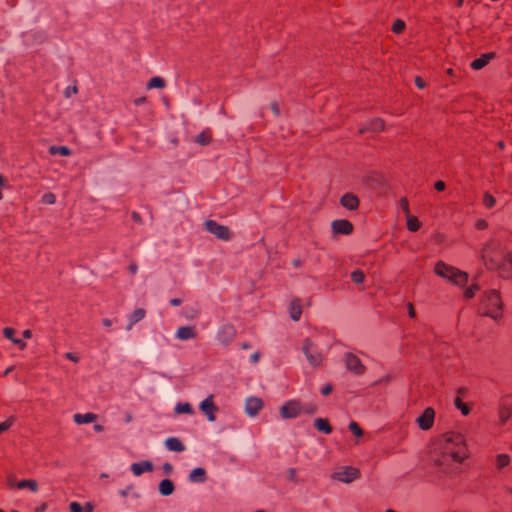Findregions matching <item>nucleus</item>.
I'll return each mask as SVG.
<instances>
[{
  "instance_id": "1a4fd4ad",
  "label": "nucleus",
  "mask_w": 512,
  "mask_h": 512,
  "mask_svg": "<svg viewBox=\"0 0 512 512\" xmlns=\"http://www.w3.org/2000/svg\"><path fill=\"white\" fill-rule=\"evenodd\" d=\"M302 350L312 366L318 367L322 364L324 356L314 349L313 342L310 339L303 342Z\"/></svg>"
},
{
  "instance_id": "f8f14e48",
  "label": "nucleus",
  "mask_w": 512,
  "mask_h": 512,
  "mask_svg": "<svg viewBox=\"0 0 512 512\" xmlns=\"http://www.w3.org/2000/svg\"><path fill=\"white\" fill-rule=\"evenodd\" d=\"M345 364L346 368L356 375H362L366 370V367L364 366L360 358L352 353L346 354Z\"/></svg>"
},
{
  "instance_id": "cd10ccee",
  "label": "nucleus",
  "mask_w": 512,
  "mask_h": 512,
  "mask_svg": "<svg viewBox=\"0 0 512 512\" xmlns=\"http://www.w3.org/2000/svg\"><path fill=\"white\" fill-rule=\"evenodd\" d=\"M498 417L501 424L506 423L512 417V407L507 404H502L498 412Z\"/></svg>"
},
{
  "instance_id": "e2e57ef3",
  "label": "nucleus",
  "mask_w": 512,
  "mask_h": 512,
  "mask_svg": "<svg viewBox=\"0 0 512 512\" xmlns=\"http://www.w3.org/2000/svg\"><path fill=\"white\" fill-rule=\"evenodd\" d=\"M145 101H146V97H140L135 100V104L140 105V104L144 103Z\"/></svg>"
},
{
  "instance_id": "3c124183",
  "label": "nucleus",
  "mask_w": 512,
  "mask_h": 512,
  "mask_svg": "<svg viewBox=\"0 0 512 512\" xmlns=\"http://www.w3.org/2000/svg\"><path fill=\"white\" fill-rule=\"evenodd\" d=\"M415 85H416L418 88L423 89V88H425V87H426V82H425V80H424L422 77L417 76V77L415 78Z\"/></svg>"
},
{
  "instance_id": "ddd939ff",
  "label": "nucleus",
  "mask_w": 512,
  "mask_h": 512,
  "mask_svg": "<svg viewBox=\"0 0 512 512\" xmlns=\"http://www.w3.org/2000/svg\"><path fill=\"white\" fill-rule=\"evenodd\" d=\"M194 132L188 136L192 143L198 146H206L212 142L211 130H194Z\"/></svg>"
},
{
  "instance_id": "e433bc0d",
  "label": "nucleus",
  "mask_w": 512,
  "mask_h": 512,
  "mask_svg": "<svg viewBox=\"0 0 512 512\" xmlns=\"http://www.w3.org/2000/svg\"><path fill=\"white\" fill-rule=\"evenodd\" d=\"M175 413L177 414H192L193 409L189 403H178L175 406Z\"/></svg>"
},
{
  "instance_id": "c756f323",
  "label": "nucleus",
  "mask_w": 512,
  "mask_h": 512,
  "mask_svg": "<svg viewBox=\"0 0 512 512\" xmlns=\"http://www.w3.org/2000/svg\"><path fill=\"white\" fill-rule=\"evenodd\" d=\"M314 426L316 427L317 430H319L325 434H330L332 432V427H331L329 421L325 418L315 419Z\"/></svg>"
},
{
  "instance_id": "774afa93",
  "label": "nucleus",
  "mask_w": 512,
  "mask_h": 512,
  "mask_svg": "<svg viewBox=\"0 0 512 512\" xmlns=\"http://www.w3.org/2000/svg\"><path fill=\"white\" fill-rule=\"evenodd\" d=\"M13 370V367H8L5 372H4V375H8L11 371Z\"/></svg>"
},
{
  "instance_id": "39448f33",
  "label": "nucleus",
  "mask_w": 512,
  "mask_h": 512,
  "mask_svg": "<svg viewBox=\"0 0 512 512\" xmlns=\"http://www.w3.org/2000/svg\"><path fill=\"white\" fill-rule=\"evenodd\" d=\"M434 272L441 278L453 283L454 285L463 287L468 282V274L442 261L435 264Z\"/></svg>"
},
{
  "instance_id": "f704fd0d",
  "label": "nucleus",
  "mask_w": 512,
  "mask_h": 512,
  "mask_svg": "<svg viewBox=\"0 0 512 512\" xmlns=\"http://www.w3.org/2000/svg\"><path fill=\"white\" fill-rule=\"evenodd\" d=\"M482 204L487 209H492L496 205V198L489 192H485L482 198Z\"/></svg>"
},
{
  "instance_id": "b1692460",
  "label": "nucleus",
  "mask_w": 512,
  "mask_h": 512,
  "mask_svg": "<svg viewBox=\"0 0 512 512\" xmlns=\"http://www.w3.org/2000/svg\"><path fill=\"white\" fill-rule=\"evenodd\" d=\"M165 446L170 451L182 452L185 450L183 443L176 437L166 439Z\"/></svg>"
},
{
  "instance_id": "79ce46f5",
  "label": "nucleus",
  "mask_w": 512,
  "mask_h": 512,
  "mask_svg": "<svg viewBox=\"0 0 512 512\" xmlns=\"http://www.w3.org/2000/svg\"><path fill=\"white\" fill-rule=\"evenodd\" d=\"M399 206L401 208V210L403 211V213L405 214V216H408L410 215V207H409V202H408V199L406 197H402L400 200H399Z\"/></svg>"
},
{
  "instance_id": "c03bdc74",
  "label": "nucleus",
  "mask_w": 512,
  "mask_h": 512,
  "mask_svg": "<svg viewBox=\"0 0 512 512\" xmlns=\"http://www.w3.org/2000/svg\"><path fill=\"white\" fill-rule=\"evenodd\" d=\"M317 411V406L315 404L309 403V404H303V411L302 414H308L312 415L315 414Z\"/></svg>"
},
{
  "instance_id": "052dcab7",
  "label": "nucleus",
  "mask_w": 512,
  "mask_h": 512,
  "mask_svg": "<svg viewBox=\"0 0 512 512\" xmlns=\"http://www.w3.org/2000/svg\"><path fill=\"white\" fill-rule=\"evenodd\" d=\"M408 313H409L410 317H414L415 316V310H414V307H413L412 304H409Z\"/></svg>"
},
{
  "instance_id": "bb28decb",
  "label": "nucleus",
  "mask_w": 512,
  "mask_h": 512,
  "mask_svg": "<svg viewBox=\"0 0 512 512\" xmlns=\"http://www.w3.org/2000/svg\"><path fill=\"white\" fill-rule=\"evenodd\" d=\"M70 512H93L94 506L91 502H87L84 506L79 502H71L69 505Z\"/></svg>"
},
{
  "instance_id": "4d7b16f0",
  "label": "nucleus",
  "mask_w": 512,
  "mask_h": 512,
  "mask_svg": "<svg viewBox=\"0 0 512 512\" xmlns=\"http://www.w3.org/2000/svg\"><path fill=\"white\" fill-rule=\"evenodd\" d=\"M102 324L105 326V327H111L113 325V320L109 319V318H104L102 320Z\"/></svg>"
},
{
  "instance_id": "473e14b6",
  "label": "nucleus",
  "mask_w": 512,
  "mask_h": 512,
  "mask_svg": "<svg viewBox=\"0 0 512 512\" xmlns=\"http://www.w3.org/2000/svg\"><path fill=\"white\" fill-rule=\"evenodd\" d=\"M406 226L409 231L416 232L419 230L421 224L416 216L410 214L406 216Z\"/></svg>"
},
{
  "instance_id": "412c9836",
  "label": "nucleus",
  "mask_w": 512,
  "mask_h": 512,
  "mask_svg": "<svg viewBox=\"0 0 512 512\" xmlns=\"http://www.w3.org/2000/svg\"><path fill=\"white\" fill-rule=\"evenodd\" d=\"M3 335L7 339H9L12 343L17 345L19 347V349L24 350L26 348V343L23 340L15 337V329H13L11 327L4 328Z\"/></svg>"
},
{
  "instance_id": "bf43d9fd",
  "label": "nucleus",
  "mask_w": 512,
  "mask_h": 512,
  "mask_svg": "<svg viewBox=\"0 0 512 512\" xmlns=\"http://www.w3.org/2000/svg\"><path fill=\"white\" fill-rule=\"evenodd\" d=\"M170 304L173 306H179L181 304V300L178 298H173L170 300Z\"/></svg>"
},
{
  "instance_id": "69168bd1",
  "label": "nucleus",
  "mask_w": 512,
  "mask_h": 512,
  "mask_svg": "<svg viewBox=\"0 0 512 512\" xmlns=\"http://www.w3.org/2000/svg\"><path fill=\"white\" fill-rule=\"evenodd\" d=\"M45 509H46V505H45V504H43L41 507L36 508V509L34 510V512H44V511H45Z\"/></svg>"
},
{
  "instance_id": "0e129e2a",
  "label": "nucleus",
  "mask_w": 512,
  "mask_h": 512,
  "mask_svg": "<svg viewBox=\"0 0 512 512\" xmlns=\"http://www.w3.org/2000/svg\"><path fill=\"white\" fill-rule=\"evenodd\" d=\"M103 429H104V428H103V426H102V425L97 424V425H95V426H94V430H95L96 432H102V431H103Z\"/></svg>"
},
{
  "instance_id": "6e6552de",
  "label": "nucleus",
  "mask_w": 512,
  "mask_h": 512,
  "mask_svg": "<svg viewBox=\"0 0 512 512\" xmlns=\"http://www.w3.org/2000/svg\"><path fill=\"white\" fill-rule=\"evenodd\" d=\"M205 229L213 234L216 238L229 241L232 238V233L227 226L221 225L214 220H207L204 223Z\"/></svg>"
},
{
  "instance_id": "7c9ffc66",
  "label": "nucleus",
  "mask_w": 512,
  "mask_h": 512,
  "mask_svg": "<svg viewBox=\"0 0 512 512\" xmlns=\"http://www.w3.org/2000/svg\"><path fill=\"white\" fill-rule=\"evenodd\" d=\"M145 315H146V312L144 309H142V308L135 309L129 318V325H128L127 329L130 330L132 328V326L134 324H136L137 322H139L140 320H142L145 317Z\"/></svg>"
},
{
  "instance_id": "423d86ee",
  "label": "nucleus",
  "mask_w": 512,
  "mask_h": 512,
  "mask_svg": "<svg viewBox=\"0 0 512 512\" xmlns=\"http://www.w3.org/2000/svg\"><path fill=\"white\" fill-rule=\"evenodd\" d=\"M361 477L360 469L355 466L341 465L334 468L330 478L344 484H351Z\"/></svg>"
},
{
  "instance_id": "c85d7f7f",
  "label": "nucleus",
  "mask_w": 512,
  "mask_h": 512,
  "mask_svg": "<svg viewBox=\"0 0 512 512\" xmlns=\"http://www.w3.org/2000/svg\"><path fill=\"white\" fill-rule=\"evenodd\" d=\"M174 484L169 479H164L159 484V492L163 496H169L174 492Z\"/></svg>"
},
{
  "instance_id": "ea45409f",
  "label": "nucleus",
  "mask_w": 512,
  "mask_h": 512,
  "mask_svg": "<svg viewBox=\"0 0 512 512\" xmlns=\"http://www.w3.org/2000/svg\"><path fill=\"white\" fill-rule=\"evenodd\" d=\"M455 406L461 411V413L466 416L470 413V407L461 401L460 398L455 399Z\"/></svg>"
},
{
  "instance_id": "a18cd8bd",
  "label": "nucleus",
  "mask_w": 512,
  "mask_h": 512,
  "mask_svg": "<svg viewBox=\"0 0 512 512\" xmlns=\"http://www.w3.org/2000/svg\"><path fill=\"white\" fill-rule=\"evenodd\" d=\"M14 423V418L10 417L4 422L0 423V434L7 431Z\"/></svg>"
},
{
  "instance_id": "13d9d810",
  "label": "nucleus",
  "mask_w": 512,
  "mask_h": 512,
  "mask_svg": "<svg viewBox=\"0 0 512 512\" xmlns=\"http://www.w3.org/2000/svg\"><path fill=\"white\" fill-rule=\"evenodd\" d=\"M22 335L25 339H30L32 337V331L30 329H26L22 332Z\"/></svg>"
},
{
  "instance_id": "7ed1b4c3",
  "label": "nucleus",
  "mask_w": 512,
  "mask_h": 512,
  "mask_svg": "<svg viewBox=\"0 0 512 512\" xmlns=\"http://www.w3.org/2000/svg\"><path fill=\"white\" fill-rule=\"evenodd\" d=\"M478 311L495 321L500 320L503 316V301L500 292L492 288L484 290L479 299Z\"/></svg>"
},
{
  "instance_id": "2f4dec72",
  "label": "nucleus",
  "mask_w": 512,
  "mask_h": 512,
  "mask_svg": "<svg viewBox=\"0 0 512 512\" xmlns=\"http://www.w3.org/2000/svg\"><path fill=\"white\" fill-rule=\"evenodd\" d=\"M16 487L18 489H29L32 492L38 491V483L36 480L28 479V480H21L16 483Z\"/></svg>"
},
{
  "instance_id": "09e8293b",
  "label": "nucleus",
  "mask_w": 512,
  "mask_h": 512,
  "mask_svg": "<svg viewBox=\"0 0 512 512\" xmlns=\"http://www.w3.org/2000/svg\"><path fill=\"white\" fill-rule=\"evenodd\" d=\"M332 391H333V386H332V384H330V383L325 384V385L321 388V394H322L323 396H328Z\"/></svg>"
},
{
  "instance_id": "20e7f679",
  "label": "nucleus",
  "mask_w": 512,
  "mask_h": 512,
  "mask_svg": "<svg viewBox=\"0 0 512 512\" xmlns=\"http://www.w3.org/2000/svg\"><path fill=\"white\" fill-rule=\"evenodd\" d=\"M434 272L441 278L453 283L454 285L463 287L468 282V274L442 261L435 264Z\"/></svg>"
},
{
  "instance_id": "dca6fc26",
  "label": "nucleus",
  "mask_w": 512,
  "mask_h": 512,
  "mask_svg": "<svg viewBox=\"0 0 512 512\" xmlns=\"http://www.w3.org/2000/svg\"><path fill=\"white\" fill-rule=\"evenodd\" d=\"M130 469L134 476L139 477L144 473L152 472L154 469V465L152 462L145 460L133 463L130 466Z\"/></svg>"
},
{
  "instance_id": "6e6d98bb",
  "label": "nucleus",
  "mask_w": 512,
  "mask_h": 512,
  "mask_svg": "<svg viewBox=\"0 0 512 512\" xmlns=\"http://www.w3.org/2000/svg\"><path fill=\"white\" fill-rule=\"evenodd\" d=\"M163 470H164V472H165L166 474H170V473L172 472V470H173V467H172V465H171V464H169V463H165V464L163 465Z\"/></svg>"
},
{
  "instance_id": "8fccbe9b",
  "label": "nucleus",
  "mask_w": 512,
  "mask_h": 512,
  "mask_svg": "<svg viewBox=\"0 0 512 512\" xmlns=\"http://www.w3.org/2000/svg\"><path fill=\"white\" fill-rule=\"evenodd\" d=\"M371 125H372V128H383L385 123L382 119L376 118L372 121Z\"/></svg>"
},
{
  "instance_id": "338daca9",
  "label": "nucleus",
  "mask_w": 512,
  "mask_h": 512,
  "mask_svg": "<svg viewBox=\"0 0 512 512\" xmlns=\"http://www.w3.org/2000/svg\"><path fill=\"white\" fill-rule=\"evenodd\" d=\"M446 73L450 76L454 75V70L452 68L447 69Z\"/></svg>"
},
{
  "instance_id": "a878e982",
  "label": "nucleus",
  "mask_w": 512,
  "mask_h": 512,
  "mask_svg": "<svg viewBox=\"0 0 512 512\" xmlns=\"http://www.w3.org/2000/svg\"><path fill=\"white\" fill-rule=\"evenodd\" d=\"M495 467L498 470H501L511 463V457L506 453H500L495 456Z\"/></svg>"
},
{
  "instance_id": "aec40b11",
  "label": "nucleus",
  "mask_w": 512,
  "mask_h": 512,
  "mask_svg": "<svg viewBox=\"0 0 512 512\" xmlns=\"http://www.w3.org/2000/svg\"><path fill=\"white\" fill-rule=\"evenodd\" d=\"M494 56V53L483 54L481 57L473 60L470 66L474 70H480L483 67H485L489 63V61L494 58Z\"/></svg>"
},
{
  "instance_id": "72a5a7b5",
  "label": "nucleus",
  "mask_w": 512,
  "mask_h": 512,
  "mask_svg": "<svg viewBox=\"0 0 512 512\" xmlns=\"http://www.w3.org/2000/svg\"><path fill=\"white\" fill-rule=\"evenodd\" d=\"M166 85L165 80L161 77H152L147 83V89L159 88L162 89Z\"/></svg>"
},
{
  "instance_id": "603ef678",
  "label": "nucleus",
  "mask_w": 512,
  "mask_h": 512,
  "mask_svg": "<svg viewBox=\"0 0 512 512\" xmlns=\"http://www.w3.org/2000/svg\"><path fill=\"white\" fill-rule=\"evenodd\" d=\"M65 357H66L68 360H70V361H72V362H74V363L79 362V357H78L76 354H74V353L67 352V353L65 354Z\"/></svg>"
},
{
  "instance_id": "58836bf2",
  "label": "nucleus",
  "mask_w": 512,
  "mask_h": 512,
  "mask_svg": "<svg viewBox=\"0 0 512 512\" xmlns=\"http://www.w3.org/2000/svg\"><path fill=\"white\" fill-rule=\"evenodd\" d=\"M351 279L356 284L363 283L365 280V274L362 270H355L351 273Z\"/></svg>"
},
{
  "instance_id": "5fc2aeb1",
  "label": "nucleus",
  "mask_w": 512,
  "mask_h": 512,
  "mask_svg": "<svg viewBox=\"0 0 512 512\" xmlns=\"http://www.w3.org/2000/svg\"><path fill=\"white\" fill-rule=\"evenodd\" d=\"M260 359V353L259 352H255L253 353L251 356H250V361L252 363H257Z\"/></svg>"
},
{
  "instance_id": "864d4df0",
  "label": "nucleus",
  "mask_w": 512,
  "mask_h": 512,
  "mask_svg": "<svg viewBox=\"0 0 512 512\" xmlns=\"http://www.w3.org/2000/svg\"><path fill=\"white\" fill-rule=\"evenodd\" d=\"M434 187L437 191H443L446 188V184L445 182L439 180L435 182Z\"/></svg>"
},
{
  "instance_id": "2eb2a0df",
  "label": "nucleus",
  "mask_w": 512,
  "mask_h": 512,
  "mask_svg": "<svg viewBox=\"0 0 512 512\" xmlns=\"http://www.w3.org/2000/svg\"><path fill=\"white\" fill-rule=\"evenodd\" d=\"M331 226L334 234L349 235L353 232L352 223L345 219L334 220Z\"/></svg>"
},
{
  "instance_id": "f257e3e1",
  "label": "nucleus",
  "mask_w": 512,
  "mask_h": 512,
  "mask_svg": "<svg viewBox=\"0 0 512 512\" xmlns=\"http://www.w3.org/2000/svg\"><path fill=\"white\" fill-rule=\"evenodd\" d=\"M471 455L466 435L456 430H448L432 437L425 451L428 466L444 477L459 474Z\"/></svg>"
},
{
  "instance_id": "c9c22d12",
  "label": "nucleus",
  "mask_w": 512,
  "mask_h": 512,
  "mask_svg": "<svg viewBox=\"0 0 512 512\" xmlns=\"http://www.w3.org/2000/svg\"><path fill=\"white\" fill-rule=\"evenodd\" d=\"M49 152L52 155L69 156L71 151L66 146H51Z\"/></svg>"
},
{
  "instance_id": "4c0bfd02",
  "label": "nucleus",
  "mask_w": 512,
  "mask_h": 512,
  "mask_svg": "<svg viewBox=\"0 0 512 512\" xmlns=\"http://www.w3.org/2000/svg\"><path fill=\"white\" fill-rule=\"evenodd\" d=\"M406 24L403 20L397 19L392 24V31L395 34H401L405 30Z\"/></svg>"
},
{
  "instance_id": "49530a36",
  "label": "nucleus",
  "mask_w": 512,
  "mask_h": 512,
  "mask_svg": "<svg viewBox=\"0 0 512 512\" xmlns=\"http://www.w3.org/2000/svg\"><path fill=\"white\" fill-rule=\"evenodd\" d=\"M56 201V196L53 193H46L42 196V202L45 204L52 205Z\"/></svg>"
},
{
  "instance_id": "f3484780",
  "label": "nucleus",
  "mask_w": 512,
  "mask_h": 512,
  "mask_svg": "<svg viewBox=\"0 0 512 512\" xmlns=\"http://www.w3.org/2000/svg\"><path fill=\"white\" fill-rule=\"evenodd\" d=\"M340 204L350 210V211H354V210H357L358 207H359V199L356 195L352 194V193H345L341 198H340Z\"/></svg>"
},
{
  "instance_id": "393cba45",
  "label": "nucleus",
  "mask_w": 512,
  "mask_h": 512,
  "mask_svg": "<svg viewBox=\"0 0 512 512\" xmlns=\"http://www.w3.org/2000/svg\"><path fill=\"white\" fill-rule=\"evenodd\" d=\"M189 480L193 483H203L206 480V471L203 468H195L189 474Z\"/></svg>"
},
{
  "instance_id": "5701e85b",
  "label": "nucleus",
  "mask_w": 512,
  "mask_h": 512,
  "mask_svg": "<svg viewBox=\"0 0 512 512\" xmlns=\"http://www.w3.org/2000/svg\"><path fill=\"white\" fill-rule=\"evenodd\" d=\"M290 317L294 321H298L302 315V304L299 299H294L290 303L289 307Z\"/></svg>"
},
{
  "instance_id": "a19ab883",
  "label": "nucleus",
  "mask_w": 512,
  "mask_h": 512,
  "mask_svg": "<svg viewBox=\"0 0 512 512\" xmlns=\"http://www.w3.org/2000/svg\"><path fill=\"white\" fill-rule=\"evenodd\" d=\"M479 290V287L477 284H472L471 286L467 287L465 290H464V297L466 299H471L473 298L477 291Z\"/></svg>"
},
{
  "instance_id": "9b49d317",
  "label": "nucleus",
  "mask_w": 512,
  "mask_h": 512,
  "mask_svg": "<svg viewBox=\"0 0 512 512\" xmlns=\"http://www.w3.org/2000/svg\"><path fill=\"white\" fill-rule=\"evenodd\" d=\"M199 409L206 415L208 421L214 422L216 420V413L219 409L214 403L213 395H209L207 398H205L199 404Z\"/></svg>"
},
{
  "instance_id": "6ab92c4d",
  "label": "nucleus",
  "mask_w": 512,
  "mask_h": 512,
  "mask_svg": "<svg viewBox=\"0 0 512 512\" xmlns=\"http://www.w3.org/2000/svg\"><path fill=\"white\" fill-rule=\"evenodd\" d=\"M196 335V330L193 326H181L176 331V337L182 341L194 339Z\"/></svg>"
},
{
  "instance_id": "37998d69",
  "label": "nucleus",
  "mask_w": 512,
  "mask_h": 512,
  "mask_svg": "<svg viewBox=\"0 0 512 512\" xmlns=\"http://www.w3.org/2000/svg\"><path fill=\"white\" fill-rule=\"evenodd\" d=\"M349 429H350V431H351L355 436H357V437H361V436L363 435V430H362V429L360 428V426H359L356 422H354V421L350 422V424H349Z\"/></svg>"
},
{
  "instance_id": "f03ea898",
  "label": "nucleus",
  "mask_w": 512,
  "mask_h": 512,
  "mask_svg": "<svg viewBox=\"0 0 512 512\" xmlns=\"http://www.w3.org/2000/svg\"><path fill=\"white\" fill-rule=\"evenodd\" d=\"M480 257L486 268L499 270L504 277H512V251L508 252L500 240L487 241Z\"/></svg>"
},
{
  "instance_id": "4be33fe9",
  "label": "nucleus",
  "mask_w": 512,
  "mask_h": 512,
  "mask_svg": "<svg viewBox=\"0 0 512 512\" xmlns=\"http://www.w3.org/2000/svg\"><path fill=\"white\" fill-rule=\"evenodd\" d=\"M96 419L97 415L91 412L85 414L76 413L73 415V420L78 425L89 424L94 422Z\"/></svg>"
},
{
  "instance_id": "4468645a",
  "label": "nucleus",
  "mask_w": 512,
  "mask_h": 512,
  "mask_svg": "<svg viewBox=\"0 0 512 512\" xmlns=\"http://www.w3.org/2000/svg\"><path fill=\"white\" fill-rule=\"evenodd\" d=\"M264 407V402L259 397H248L245 401V412L250 417H255Z\"/></svg>"
},
{
  "instance_id": "680f3d73",
  "label": "nucleus",
  "mask_w": 512,
  "mask_h": 512,
  "mask_svg": "<svg viewBox=\"0 0 512 512\" xmlns=\"http://www.w3.org/2000/svg\"><path fill=\"white\" fill-rule=\"evenodd\" d=\"M77 91H78L77 86H73L72 88L69 87L66 90V94H67V96H69L70 92L77 93Z\"/></svg>"
},
{
  "instance_id": "0eeeda50",
  "label": "nucleus",
  "mask_w": 512,
  "mask_h": 512,
  "mask_svg": "<svg viewBox=\"0 0 512 512\" xmlns=\"http://www.w3.org/2000/svg\"><path fill=\"white\" fill-rule=\"evenodd\" d=\"M303 404L296 399L285 402L279 409V413L283 419L296 418L302 414Z\"/></svg>"
},
{
  "instance_id": "a211bd4d",
  "label": "nucleus",
  "mask_w": 512,
  "mask_h": 512,
  "mask_svg": "<svg viewBox=\"0 0 512 512\" xmlns=\"http://www.w3.org/2000/svg\"><path fill=\"white\" fill-rule=\"evenodd\" d=\"M235 336V330L231 325H224L218 332V339L225 344L230 343Z\"/></svg>"
},
{
  "instance_id": "9d476101",
  "label": "nucleus",
  "mask_w": 512,
  "mask_h": 512,
  "mask_svg": "<svg viewBox=\"0 0 512 512\" xmlns=\"http://www.w3.org/2000/svg\"><path fill=\"white\" fill-rule=\"evenodd\" d=\"M436 412L434 408L427 407L423 413L416 418L418 427L423 431H429L434 426Z\"/></svg>"
},
{
  "instance_id": "de8ad7c7",
  "label": "nucleus",
  "mask_w": 512,
  "mask_h": 512,
  "mask_svg": "<svg viewBox=\"0 0 512 512\" xmlns=\"http://www.w3.org/2000/svg\"><path fill=\"white\" fill-rule=\"evenodd\" d=\"M270 108H271V110H272L273 114H274L276 117L280 116L281 111H280L279 103H278L277 101H273V102H271V104H270Z\"/></svg>"
}]
</instances>
